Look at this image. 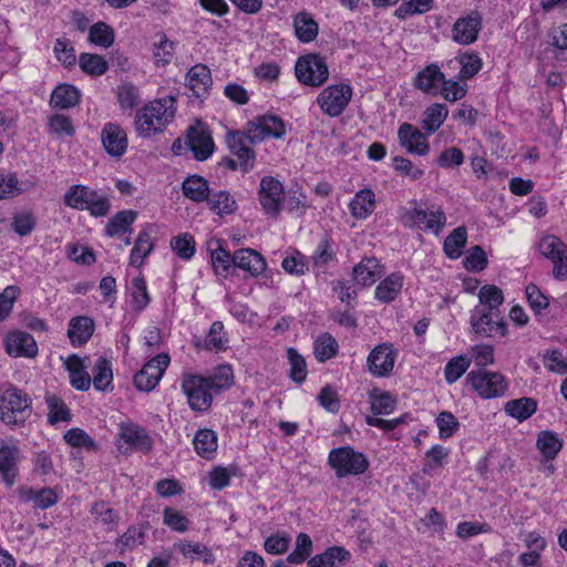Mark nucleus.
Returning a JSON list of instances; mask_svg holds the SVG:
<instances>
[{"label": "nucleus", "instance_id": "obj_58", "mask_svg": "<svg viewBox=\"0 0 567 567\" xmlns=\"http://www.w3.org/2000/svg\"><path fill=\"white\" fill-rule=\"evenodd\" d=\"M163 520L171 529L179 533L186 532L189 526L188 518L182 512L172 507L164 508Z\"/></svg>", "mask_w": 567, "mask_h": 567}, {"label": "nucleus", "instance_id": "obj_5", "mask_svg": "<svg viewBox=\"0 0 567 567\" xmlns=\"http://www.w3.org/2000/svg\"><path fill=\"white\" fill-rule=\"evenodd\" d=\"M295 73L299 82L309 86H320L329 76L324 59L317 53L300 56L296 63Z\"/></svg>", "mask_w": 567, "mask_h": 567}, {"label": "nucleus", "instance_id": "obj_32", "mask_svg": "<svg viewBox=\"0 0 567 567\" xmlns=\"http://www.w3.org/2000/svg\"><path fill=\"white\" fill-rule=\"evenodd\" d=\"M537 406L538 404L535 399L523 396L507 401L504 405V411L509 416L523 422L536 413Z\"/></svg>", "mask_w": 567, "mask_h": 567}, {"label": "nucleus", "instance_id": "obj_25", "mask_svg": "<svg viewBox=\"0 0 567 567\" xmlns=\"http://www.w3.org/2000/svg\"><path fill=\"white\" fill-rule=\"evenodd\" d=\"M186 81L189 90L196 97H204L213 84L210 70L202 63H198L188 70Z\"/></svg>", "mask_w": 567, "mask_h": 567}, {"label": "nucleus", "instance_id": "obj_53", "mask_svg": "<svg viewBox=\"0 0 567 567\" xmlns=\"http://www.w3.org/2000/svg\"><path fill=\"white\" fill-rule=\"evenodd\" d=\"M257 117L264 127L266 138L274 137L278 140L286 134V126L280 117L275 115H260Z\"/></svg>", "mask_w": 567, "mask_h": 567}, {"label": "nucleus", "instance_id": "obj_44", "mask_svg": "<svg viewBox=\"0 0 567 567\" xmlns=\"http://www.w3.org/2000/svg\"><path fill=\"white\" fill-rule=\"evenodd\" d=\"M79 64L84 73L92 76H100L109 69L106 60L102 55L94 53H81Z\"/></svg>", "mask_w": 567, "mask_h": 567}, {"label": "nucleus", "instance_id": "obj_14", "mask_svg": "<svg viewBox=\"0 0 567 567\" xmlns=\"http://www.w3.org/2000/svg\"><path fill=\"white\" fill-rule=\"evenodd\" d=\"M118 440L127 445L125 452L136 450L148 453L153 447V440L146 429L133 422H122L120 424Z\"/></svg>", "mask_w": 567, "mask_h": 567}, {"label": "nucleus", "instance_id": "obj_19", "mask_svg": "<svg viewBox=\"0 0 567 567\" xmlns=\"http://www.w3.org/2000/svg\"><path fill=\"white\" fill-rule=\"evenodd\" d=\"M227 145L233 155L239 161V168L247 173L255 164V152L248 145V140L239 132H230L227 135Z\"/></svg>", "mask_w": 567, "mask_h": 567}, {"label": "nucleus", "instance_id": "obj_55", "mask_svg": "<svg viewBox=\"0 0 567 567\" xmlns=\"http://www.w3.org/2000/svg\"><path fill=\"white\" fill-rule=\"evenodd\" d=\"M55 58L66 68L73 66L76 62L75 51L70 41L64 38L55 40L53 48Z\"/></svg>", "mask_w": 567, "mask_h": 567}, {"label": "nucleus", "instance_id": "obj_9", "mask_svg": "<svg viewBox=\"0 0 567 567\" xmlns=\"http://www.w3.org/2000/svg\"><path fill=\"white\" fill-rule=\"evenodd\" d=\"M182 389L195 411H206L213 402L215 393L208 381L199 375H187L183 379Z\"/></svg>", "mask_w": 567, "mask_h": 567}, {"label": "nucleus", "instance_id": "obj_43", "mask_svg": "<svg viewBox=\"0 0 567 567\" xmlns=\"http://www.w3.org/2000/svg\"><path fill=\"white\" fill-rule=\"evenodd\" d=\"M115 33L111 25L105 22H96L89 30V41L95 45L107 49L113 45Z\"/></svg>", "mask_w": 567, "mask_h": 567}, {"label": "nucleus", "instance_id": "obj_51", "mask_svg": "<svg viewBox=\"0 0 567 567\" xmlns=\"http://www.w3.org/2000/svg\"><path fill=\"white\" fill-rule=\"evenodd\" d=\"M471 359L466 355L452 358L444 368V378L449 384L456 382L470 368Z\"/></svg>", "mask_w": 567, "mask_h": 567}, {"label": "nucleus", "instance_id": "obj_2", "mask_svg": "<svg viewBox=\"0 0 567 567\" xmlns=\"http://www.w3.org/2000/svg\"><path fill=\"white\" fill-rule=\"evenodd\" d=\"M63 200L65 206L78 210H87L93 217H105L111 210L107 195L100 194L82 184L70 186Z\"/></svg>", "mask_w": 567, "mask_h": 567}, {"label": "nucleus", "instance_id": "obj_10", "mask_svg": "<svg viewBox=\"0 0 567 567\" xmlns=\"http://www.w3.org/2000/svg\"><path fill=\"white\" fill-rule=\"evenodd\" d=\"M470 322L473 332L481 337H492L494 334L504 337L507 333L501 312H489L488 310L474 308L471 311Z\"/></svg>", "mask_w": 567, "mask_h": 567}, {"label": "nucleus", "instance_id": "obj_35", "mask_svg": "<svg viewBox=\"0 0 567 567\" xmlns=\"http://www.w3.org/2000/svg\"><path fill=\"white\" fill-rule=\"evenodd\" d=\"M480 303L475 308L501 312L499 307L504 302V295L501 288L495 285H485L478 291Z\"/></svg>", "mask_w": 567, "mask_h": 567}, {"label": "nucleus", "instance_id": "obj_12", "mask_svg": "<svg viewBox=\"0 0 567 567\" xmlns=\"http://www.w3.org/2000/svg\"><path fill=\"white\" fill-rule=\"evenodd\" d=\"M259 202L267 215L277 217L284 203L282 184L272 176H264L260 181Z\"/></svg>", "mask_w": 567, "mask_h": 567}, {"label": "nucleus", "instance_id": "obj_41", "mask_svg": "<svg viewBox=\"0 0 567 567\" xmlns=\"http://www.w3.org/2000/svg\"><path fill=\"white\" fill-rule=\"evenodd\" d=\"M467 239V231L464 226L455 228L444 240L443 249L451 259H457L462 255Z\"/></svg>", "mask_w": 567, "mask_h": 567}, {"label": "nucleus", "instance_id": "obj_57", "mask_svg": "<svg viewBox=\"0 0 567 567\" xmlns=\"http://www.w3.org/2000/svg\"><path fill=\"white\" fill-rule=\"evenodd\" d=\"M487 262L486 254L478 245L472 247L463 260V265L468 271H482L487 267Z\"/></svg>", "mask_w": 567, "mask_h": 567}, {"label": "nucleus", "instance_id": "obj_56", "mask_svg": "<svg viewBox=\"0 0 567 567\" xmlns=\"http://www.w3.org/2000/svg\"><path fill=\"white\" fill-rule=\"evenodd\" d=\"M371 410L374 415L390 414L394 411L396 401L388 392L371 394Z\"/></svg>", "mask_w": 567, "mask_h": 567}, {"label": "nucleus", "instance_id": "obj_28", "mask_svg": "<svg viewBox=\"0 0 567 567\" xmlns=\"http://www.w3.org/2000/svg\"><path fill=\"white\" fill-rule=\"evenodd\" d=\"M350 553L341 546H331L308 560V567H341L350 560Z\"/></svg>", "mask_w": 567, "mask_h": 567}, {"label": "nucleus", "instance_id": "obj_37", "mask_svg": "<svg viewBox=\"0 0 567 567\" xmlns=\"http://www.w3.org/2000/svg\"><path fill=\"white\" fill-rule=\"evenodd\" d=\"M449 110L445 104L434 103L424 112L422 128L429 134L436 132L447 117Z\"/></svg>", "mask_w": 567, "mask_h": 567}, {"label": "nucleus", "instance_id": "obj_15", "mask_svg": "<svg viewBox=\"0 0 567 567\" xmlns=\"http://www.w3.org/2000/svg\"><path fill=\"white\" fill-rule=\"evenodd\" d=\"M482 28V18L477 11L458 18L452 29L453 40L462 45H468L477 40Z\"/></svg>", "mask_w": 567, "mask_h": 567}, {"label": "nucleus", "instance_id": "obj_46", "mask_svg": "<svg viewBox=\"0 0 567 567\" xmlns=\"http://www.w3.org/2000/svg\"><path fill=\"white\" fill-rule=\"evenodd\" d=\"M415 214L417 216L419 228H422L421 225H424V230H433L435 234H439L446 221L445 214L441 208L430 213L425 209L417 208Z\"/></svg>", "mask_w": 567, "mask_h": 567}, {"label": "nucleus", "instance_id": "obj_47", "mask_svg": "<svg viewBox=\"0 0 567 567\" xmlns=\"http://www.w3.org/2000/svg\"><path fill=\"white\" fill-rule=\"evenodd\" d=\"M207 203L209 204L210 209L219 216L233 214L237 208L236 200L226 190H220L217 194H210Z\"/></svg>", "mask_w": 567, "mask_h": 567}, {"label": "nucleus", "instance_id": "obj_3", "mask_svg": "<svg viewBox=\"0 0 567 567\" xmlns=\"http://www.w3.org/2000/svg\"><path fill=\"white\" fill-rule=\"evenodd\" d=\"M31 414V399L22 390L9 386L0 395V420L13 427L24 424Z\"/></svg>", "mask_w": 567, "mask_h": 567}, {"label": "nucleus", "instance_id": "obj_52", "mask_svg": "<svg viewBox=\"0 0 567 567\" xmlns=\"http://www.w3.org/2000/svg\"><path fill=\"white\" fill-rule=\"evenodd\" d=\"M287 355L290 363V378L297 383H302L307 377V367L303 357L293 348L287 350Z\"/></svg>", "mask_w": 567, "mask_h": 567}, {"label": "nucleus", "instance_id": "obj_33", "mask_svg": "<svg viewBox=\"0 0 567 567\" xmlns=\"http://www.w3.org/2000/svg\"><path fill=\"white\" fill-rule=\"evenodd\" d=\"M375 206V195L371 189L359 190L350 202L351 215L355 218H367L372 214Z\"/></svg>", "mask_w": 567, "mask_h": 567}, {"label": "nucleus", "instance_id": "obj_40", "mask_svg": "<svg viewBox=\"0 0 567 567\" xmlns=\"http://www.w3.org/2000/svg\"><path fill=\"white\" fill-rule=\"evenodd\" d=\"M217 245L218 247L212 250V265L217 276L226 278L230 269L235 270V254L230 255L219 243Z\"/></svg>", "mask_w": 567, "mask_h": 567}, {"label": "nucleus", "instance_id": "obj_61", "mask_svg": "<svg viewBox=\"0 0 567 567\" xmlns=\"http://www.w3.org/2000/svg\"><path fill=\"white\" fill-rule=\"evenodd\" d=\"M525 293L530 308L539 313L542 310L549 306L548 298L540 291V289L533 282L528 284L525 288Z\"/></svg>", "mask_w": 567, "mask_h": 567}, {"label": "nucleus", "instance_id": "obj_42", "mask_svg": "<svg viewBox=\"0 0 567 567\" xmlns=\"http://www.w3.org/2000/svg\"><path fill=\"white\" fill-rule=\"evenodd\" d=\"M45 402L48 404V409H49V412H48V421L50 424L54 425L59 422H70L72 416H71V412H70V409L68 408V405L64 403V401L52 394V395H47L45 398Z\"/></svg>", "mask_w": 567, "mask_h": 567}, {"label": "nucleus", "instance_id": "obj_38", "mask_svg": "<svg viewBox=\"0 0 567 567\" xmlns=\"http://www.w3.org/2000/svg\"><path fill=\"white\" fill-rule=\"evenodd\" d=\"M137 213L134 210H121L116 213L106 224L105 234L109 237H115L126 231L135 221Z\"/></svg>", "mask_w": 567, "mask_h": 567}, {"label": "nucleus", "instance_id": "obj_18", "mask_svg": "<svg viewBox=\"0 0 567 567\" xmlns=\"http://www.w3.org/2000/svg\"><path fill=\"white\" fill-rule=\"evenodd\" d=\"M105 152L112 157H121L127 148L126 132L116 123H106L101 132Z\"/></svg>", "mask_w": 567, "mask_h": 567}, {"label": "nucleus", "instance_id": "obj_16", "mask_svg": "<svg viewBox=\"0 0 567 567\" xmlns=\"http://www.w3.org/2000/svg\"><path fill=\"white\" fill-rule=\"evenodd\" d=\"M395 350L391 344L382 343L377 346L369 354L367 363L369 371L377 377L389 375L394 367Z\"/></svg>", "mask_w": 567, "mask_h": 567}, {"label": "nucleus", "instance_id": "obj_1", "mask_svg": "<svg viewBox=\"0 0 567 567\" xmlns=\"http://www.w3.org/2000/svg\"><path fill=\"white\" fill-rule=\"evenodd\" d=\"M174 96L158 99L144 105L135 116V128L140 136L151 137L163 132L175 116Z\"/></svg>", "mask_w": 567, "mask_h": 567}, {"label": "nucleus", "instance_id": "obj_20", "mask_svg": "<svg viewBox=\"0 0 567 567\" xmlns=\"http://www.w3.org/2000/svg\"><path fill=\"white\" fill-rule=\"evenodd\" d=\"M6 351L9 355L16 358H34L38 354V344L31 334L17 331L7 337Z\"/></svg>", "mask_w": 567, "mask_h": 567}, {"label": "nucleus", "instance_id": "obj_23", "mask_svg": "<svg viewBox=\"0 0 567 567\" xmlns=\"http://www.w3.org/2000/svg\"><path fill=\"white\" fill-rule=\"evenodd\" d=\"M20 450L16 445L3 444L0 447V474L8 486L16 483Z\"/></svg>", "mask_w": 567, "mask_h": 567}, {"label": "nucleus", "instance_id": "obj_7", "mask_svg": "<svg viewBox=\"0 0 567 567\" xmlns=\"http://www.w3.org/2000/svg\"><path fill=\"white\" fill-rule=\"evenodd\" d=\"M537 248L539 252L553 262V276L557 280L567 279V246L555 235L540 238Z\"/></svg>", "mask_w": 567, "mask_h": 567}, {"label": "nucleus", "instance_id": "obj_29", "mask_svg": "<svg viewBox=\"0 0 567 567\" xmlns=\"http://www.w3.org/2000/svg\"><path fill=\"white\" fill-rule=\"evenodd\" d=\"M182 190L184 196L194 203L207 202L210 195L207 179L199 175L186 177L182 184Z\"/></svg>", "mask_w": 567, "mask_h": 567}, {"label": "nucleus", "instance_id": "obj_60", "mask_svg": "<svg viewBox=\"0 0 567 567\" xmlns=\"http://www.w3.org/2000/svg\"><path fill=\"white\" fill-rule=\"evenodd\" d=\"M64 441L73 447L93 449L94 440L82 429L73 427L64 433Z\"/></svg>", "mask_w": 567, "mask_h": 567}, {"label": "nucleus", "instance_id": "obj_50", "mask_svg": "<svg viewBox=\"0 0 567 567\" xmlns=\"http://www.w3.org/2000/svg\"><path fill=\"white\" fill-rule=\"evenodd\" d=\"M22 192L17 174L0 169V200L13 198Z\"/></svg>", "mask_w": 567, "mask_h": 567}, {"label": "nucleus", "instance_id": "obj_27", "mask_svg": "<svg viewBox=\"0 0 567 567\" xmlns=\"http://www.w3.org/2000/svg\"><path fill=\"white\" fill-rule=\"evenodd\" d=\"M94 329L95 324L92 318L74 317L69 322L68 337L73 346H83L91 339Z\"/></svg>", "mask_w": 567, "mask_h": 567}, {"label": "nucleus", "instance_id": "obj_49", "mask_svg": "<svg viewBox=\"0 0 567 567\" xmlns=\"http://www.w3.org/2000/svg\"><path fill=\"white\" fill-rule=\"evenodd\" d=\"M313 351L316 359L324 362L337 354L338 342L331 334L324 333L315 341Z\"/></svg>", "mask_w": 567, "mask_h": 567}, {"label": "nucleus", "instance_id": "obj_30", "mask_svg": "<svg viewBox=\"0 0 567 567\" xmlns=\"http://www.w3.org/2000/svg\"><path fill=\"white\" fill-rule=\"evenodd\" d=\"M80 96V91L74 85L60 84L51 94L50 105L58 110L71 109L79 104Z\"/></svg>", "mask_w": 567, "mask_h": 567}, {"label": "nucleus", "instance_id": "obj_62", "mask_svg": "<svg viewBox=\"0 0 567 567\" xmlns=\"http://www.w3.org/2000/svg\"><path fill=\"white\" fill-rule=\"evenodd\" d=\"M19 293L20 289L17 286H8L0 293V322L11 313Z\"/></svg>", "mask_w": 567, "mask_h": 567}, {"label": "nucleus", "instance_id": "obj_59", "mask_svg": "<svg viewBox=\"0 0 567 567\" xmlns=\"http://www.w3.org/2000/svg\"><path fill=\"white\" fill-rule=\"evenodd\" d=\"M210 388L215 393H219L223 390L228 389L233 383V372L231 369L227 365H221L217 369V372L209 377L205 378Z\"/></svg>", "mask_w": 567, "mask_h": 567}, {"label": "nucleus", "instance_id": "obj_63", "mask_svg": "<svg viewBox=\"0 0 567 567\" xmlns=\"http://www.w3.org/2000/svg\"><path fill=\"white\" fill-rule=\"evenodd\" d=\"M458 61L461 64L460 75L463 79L473 78L482 66V60L477 54H462Z\"/></svg>", "mask_w": 567, "mask_h": 567}, {"label": "nucleus", "instance_id": "obj_24", "mask_svg": "<svg viewBox=\"0 0 567 567\" xmlns=\"http://www.w3.org/2000/svg\"><path fill=\"white\" fill-rule=\"evenodd\" d=\"M17 492L22 502H32L34 507L40 509H47L55 505L59 501L58 494L51 487H43L35 491L29 486H20Z\"/></svg>", "mask_w": 567, "mask_h": 567}, {"label": "nucleus", "instance_id": "obj_17", "mask_svg": "<svg viewBox=\"0 0 567 567\" xmlns=\"http://www.w3.org/2000/svg\"><path fill=\"white\" fill-rule=\"evenodd\" d=\"M398 138L400 145L410 154L424 156L430 151L425 134L410 123L400 125Z\"/></svg>", "mask_w": 567, "mask_h": 567}, {"label": "nucleus", "instance_id": "obj_34", "mask_svg": "<svg viewBox=\"0 0 567 567\" xmlns=\"http://www.w3.org/2000/svg\"><path fill=\"white\" fill-rule=\"evenodd\" d=\"M193 444L200 457L210 460L217 450V435L210 429L198 430L194 436Z\"/></svg>", "mask_w": 567, "mask_h": 567}, {"label": "nucleus", "instance_id": "obj_8", "mask_svg": "<svg viewBox=\"0 0 567 567\" xmlns=\"http://www.w3.org/2000/svg\"><path fill=\"white\" fill-rule=\"evenodd\" d=\"M351 97L352 89L349 84H333L319 93L317 103L324 114L337 117L346 110Z\"/></svg>", "mask_w": 567, "mask_h": 567}, {"label": "nucleus", "instance_id": "obj_45", "mask_svg": "<svg viewBox=\"0 0 567 567\" xmlns=\"http://www.w3.org/2000/svg\"><path fill=\"white\" fill-rule=\"evenodd\" d=\"M153 244L148 231L143 230L138 234L134 247L131 251L130 264L133 267H140L144 258L152 251Z\"/></svg>", "mask_w": 567, "mask_h": 567}, {"label": "nucleus", "instance_id": "obj_31", "mask_svg": "<svg viewBox=\"0 0 567 567\" xmlns=\"http://www.w3.org/2000/svg\"><path fill=\"white\" fill-rule=\"evenodd\" d=\"M293 29L297 39L303 43L313 41L319 33L318 23L312 16L306 11H301L295 16Z\"/></svg>", "mask_w": 567, "mask_h": 567}, {"label": "nucleus", "instance_id": "obj_54", "mask_svg": "<svg viewBox=\"0 0 567 567\" xmlns=\"http://www.w3.org/2000/svg\"><path fill=\"white\" fill-rule=\"evenodd\" d=\"M171 247L182 259H190L195 254V240L188 234L174 237L171 240Z\"/></svg>", "mask_w": 567, "mask_h": 567}, {"label": "nucleus", "instance_id": "obj_13", "mask_svg": "<svg viewBox=\"0 0 567 567\" xmlns=\"http://www.w3.org/2000/svg\"><path fill=\"white\" fill-rule=\"evenodd\" d=\"M186 144L197 161H206L214 151V142L209 130L202 122L189 126L186 131Z\"/></svg>", "mask_w": 567, "mask_h": 567}, {"label": "nucleus", "instance_id": "obj_22", "mask_svg": "<svg viewBox=\"0 0 567 567\" xmlns=\"http://www.w3.org/2000/svg\"><path fill=\"white\" fill-rule=\"evenodd\" d=\"M239 268L250 274L252 277L261 275L267 264L265 258L258 251L251 248H241L235 251V269Z\"/></svg>", "mask_w": 567, "mask_h": 567}, {"label": "nucleus", "instance_id": "obj_48", "mask_svg": "<svg viewBox=\"0 0 567 567\" xmlns=\"http://www.w3.org/2000/svg\"><path fill=\"white\" fill-rule=\"evenodd\" d=\"M93 385L99 391H105L113 380L111 362L101 357L96 360L93 371Z\"/></svg>", "mask_w": 567, "mask_h": 567}, {"label": "nucleus", "instance_id": "obj_4", "mask_svg": "<svg viewBox=\"0 0 567 567\" xmlns=\"http://www.w3.org/2000/svg\"><path fill=\"white\" fill-rule=\"evenodd\" d=\"M328 464L334 470L336 476L341 478L363 474L370 463L363 453L354 451L351 446H341L330 451Z\"/></svg>", "mask_w": 567, "mask_h": 567}, {"label": "nucleus", "instance_id": "obj_6", "mask_svg": "<svg viewBox=\"0 0 567 567\" xmlns=\"http://www.w3.org/2000/svg\"><path fill=\"white\" fill-rule=\"evenodd\" d=\"M465 381L483 399L502 396L507 390V382L498 372L471 371Z\"/></svg>", "mask_w": 567, "mask_h": 567}, {"label": "nucleus", "instance_id": "obj_36", "mask_svg": "<svg viewBox=\"0 0 567 567\" xmlns=\"http://www.w3.org/2000/svg\"><path fill=\"white\" fill-rule=\"evenodd\" d=\"M403 285L402 275L394 272L383 279L375 288V298L382 302L393 301Z\"/></svg>", "mask_w": 567, "mask_h": 567}, {"label": "nucleus", "instance_id": "obj_11", "mask_svg": "<svg viewBox=\"0 0 567 567\" xmlns=\"http://www.w3.org/2000/svg\"><path fill=\"white\" fill-rule=\"evenodd\" d=\"M169 364L167 353H159L144 364L141 371L134 375V384L141 391L153 390Z\"/></svg>", "mask_w": 567, "mask_h": 567}, {"label": "nucleus", "instance_id": "obj_21", "mask_svg": "<svg viewBox=\"0 0 567 567\" xmlns=\"http://www.w3.org/2000/svg\"><path fill=\"white\" fill-rule=\"evenodd\" d=\"M445 75L441 72L439 65L429 64L417 72L413 85L426 94L439 95L441 84L444 83Z\"/></svg>", "mask_w": 567, "mask_h": 567}, {"label": "nucleus", "instance_id": "obj_64", "mask_svg": "<svg viewBox=\"0 0 567 567\" xmlns=\"http://www.w3.org/2000/svg\"><path fill=\"white\" fill-rule=\"evenodd\" d=\"M436 423L440 430V437L442 439L451 437L457 431L460 425L457 419L451 412L446 411L439 414Z\"/></svg>", "mask_w": 567, "mask_h": 567}, {"label": "nucleus", "instance_id": "obj_39", "mask_svg": "<svg viewBox=\"0 0 567 567\" xmlns=\"http://www.w3.org/2000/svg\"><path fill=\"white\" fill-rule=\"evenodd\" d=\"M536 445L546 460H554L563 449V440L553 431H542Z\"/></svg>", "mask_w": 567, "mask_h": 567}, {"label": "nucleus", "instance_id": "obj_26", "mask_svg": "<svg viewBox=\"0 0 567 567\" xmlns=\"http://www.w3.org/2000/svg\"><path fill=\"white\" fill-rule=\"evenodd\" d=\"M383 275V267L374 257L363 258L354 268L353 277L358 285L368 287Z\"/></svg>", "mask_w": 567, "mask_h": 567}]
</instances>
